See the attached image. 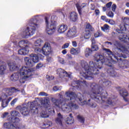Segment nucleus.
<instances>
[{
  "instance_id": "obj_48",
  "label": "nucleus",
  "mask_w": 129,
  "mask_h": 129,
  "mask_svg": "<svg viewBox=\"0 0 129 129\" xmlns=\"http://www.w3.org/2000/svg\"><path fill=\"white\" fill-rule=\"evenodd\" d=\"M44 65L42 63H39L36 66V69H40V68H42Z\"/></svg>"
},
{
  "instance_id": "obj_57",
  "label": "nucleus",
  "mask_w": 129,
  "mask_h": 129,
  "mask_svg": "<svg viewBox=\"0 0 129 129\" xmlns=\"http://www.w3.org/2000/svg\"><path fill=\"white\" fill-rule=\"evenodd\" d=\"M95 14H96V16H98V15H99V14H100L99 10H96L95 11Z\"/></svg>"
},
{
  "instance_id": "obj_56",
  "label": "nucleus",
  "mask_w": 129,
  "mask_h": 129,
  "mask_svg": "<svg viewBox=\"0 0 129 129\" xmlns=\"http://www.w3.org/2000/svg\"><path fill=\"white\" fill-rule=\"evenodd\" d=\"M67 57L69 60H71V59H72V56H71V54H67Z\"/></svg>"
},
{
  "instance_id": "obj_38",
  "label": "nucleus",
  "mask_w": 129,
  "mask_h": 129,
  "mask_svg": "<svg viewBox=\"0 0 129 129\" xmlns=\"http://www.w3.org/2000/svg\"><path fill=\"white\" fill-rule=\"evenodd\" d=\"M72 114H70V118L68 117V118H69V119L68 120V121H69V122H68L69 124H71V123H73V122H74V120L73 119V118H72V117L71 116Z\"/></svg>"
},
{
  "instance_id": "obj_23",
  "label": "nucleus",
  "mask_w": 129,
  "mask_h": 129,
  "mask_svg": "<svg viewBox=\"0 0 129 129\" xmlns=\"http://www.w3.org/2000/svg\"><path fill=\"white\" fill-rule=\"evenodd\" d=\"M120 94L121 96H122L125 101H127V99H126L125 97L128 95V93H127V91H126V89H122V90H120Z\"/></svg>"
},
{
  "instance_id": "obj_19",
  "label": "nucleus",
  "mask_w": 129,
  "mask_h": 129,
  "mask_svg": "<svg viewBox=\"0 0 129 129\" xmlns=\"http://www.w3.org/2000/svg\"><path fill=\"white\" fill-rule=\"evenodd\" d=\"M76 8L78 11L80 15H81V13H82V11L84 9V8H86V4L84 3L82 5H80L79 4H76Z\"/></svg>"
},
{
  "instance_id": "obj_33",
  "label": "nucleus",
  "mask_w": 129,
  "mask_h": 129,
  "mask_svg": "<svg viewBox=\"0 0 129 129\" xmlns=\"http://www.w3.org/2000/svg\"><path fill=\"white\" fill-rule=\"evenodd\" d=\"M94 30V28H93V27H92V26L90 24H87L85 31H89V32H90L93 31Z\"/></svg>"
},
{
  "instance_id": "obj_26",
  "label": "nucleus",
  "mask_w": 129,
  "mask_h": 129,
  "mask_svg": "<svg viewBox=\"0 0 129 129\" xmlns=\"http://www.w3.org/2000/svg\"><path fill=\"white\" fill-rule=\"evenodd\" d=\"M43 43L44 42H43V40L39 38L34 42V45L33 46L40 47V46H41L42 44H43Z\"/></svg>"
},
{
  "instance_id": "obj_36",
  "label": "nucleus",
  "mask_w": 129,
  "mask_h": 129,
  "mask_svg": "<svg viewBox=\"0 0 129 129\" xmlns=\"http://www.w3.org/2000/svg\"><path fill=\"white\" fill-rule=\"evenodd\" d=\"M103 36L102 33L100 32H97L94 33L95 38H99V37H102Z\"/></svg>"
},
{
  "instance_id": "obj_58",
  "label": "nucleus",
  "mask_w": 129,
  "mask_h": 129,
  "mask_svg": "<svg viewBox=\"0 0 129 129\" xmlns=\"http://www.w3.org/2000/svg\"><path fill=\"white\" fill-rule=\"evenodd\" d=\"M46 79H47V80H51V79H53V78H51V77L49 76V75H47L46 76Z\"/></svg>"
},
{
  "instance_id": "obj_20",
  "label": "nucleus",
  "mask_w": 129,
  "mask_h": 129,
  "mask_svg": "<svg viewBox=\"0 0 129 129\" xmlns=\"http://www.w3.org/2000/svg\"><path fill=\"white\" fill-rule=\"evenodd\" d=\"M7 71V63L3 62L0 66V75H5Z\"/></svg>"
},
{
  "instance_id": "obj_14",
  "label": "nucleus",
  "mask_w": 129,
  "mask_h": 129,
  "mask_svg": "<svg viewBox=\"0 0 129 129\" xmlns=\"http://www.w3.org/2000/svg\"><path fill=\"white\" fill-rule=\"evenodd\" d=\"M29 48L30 45H25V47H23L18 50V54H19V55H27L30 51L29 49Z\"/></svg>"
},
{
  "instance_id": "obj_9",
  "label": "nucleus",
  "mask_w": 129,
  "mask_h": 129,
  "mask_svg": "<svg viewBox=\"0 0 129 129\" xmlns=\"http://www.w3.org/2000/svg\"><path fill=\"white\" fill-rule=\"evenodd\" d=\"M57 20V17L55 15H53L50 19V21H49V19L47 17H45V23L46 24V31L48 35H52L53 33H55L56 31V25L55 23Z\"/></svg>"
},
{
  "instance_id": "obj_46",
  "label": "nucleus",
  "mask_w": 129,
  "mask_h": 129,
  "mask_svg": "<svg viewBox=\"0 0 129 129\" xmlns=\"http://www.w3.org/2000/svg\"><path fill=\"white\" fill-rule=\"evenodd\" d=\"M70 44L69 43H65L62 46V49H66L69 47V45Z\"/></svg>"
},
{
  "instance_id": "obj_43",
  "label": "nucleus",
  "mask_w": 129,
  "mask_h": 129,
  "mask_svg": "<svg viewBox=\"0 0 129 129\" xmlns=\"http://www.w3.org/2000/svg\"><path fill=\"white\" fill-rule=\"evenodd\" d=\"M101 19L102 21H104L105 22H106V23H107L108 22V19H107L106 18V16H102L101 17Z\"/></svg>"
},
{
  "instance_id": "obj_12",
  "label": "nucleus",
  "mask_w": 129,
  "mask_h": 129,
  "mask_svg": "<svg viewBox=\"0 0 129 129\" xmlns=\"http://www.w3.org/2000/svg\"><path fill=\"white\" fill-rule=\"evenodd\" d=\"M77 33V31L76 30V27H74L69 29L67 33V36H68V37H69V38H75V37H77V35L76 34Z\"/></svg>"
},
{
  "instance_id": "obj_8",
  "label": "nucleus",
  "mask_w": 129,
  "mask_h": 129,
  "mask_svg": "<svg viewBox=\"0 0 129 129\" xmlns=\"http://www.w3.org/2000/svg\"><path fill=\"white\" fill-rule=\"evenodd\" d=\"M91 87L95 91L91 95V97L94 99L95 101L99 103H103L104 101H106V97H107V93L105 91H102V89L99 88L96 89L97 85L93 84ZM102 91V92H96V91Z\"/></svg>"
},
{
  "instance_id": "obj_42",
  "label": "nucleus",
  "mask_w": 129,
  "mask_h": 129,
  "mask_svg": "<svg viewBox=\"0 0 129 129\" xmlns=\"http://www.w3.org/2000/svg\"><path fill=\"white\" fill-rule=\"evenodd\" d=\"M107 16L109 17V18H111V19H112V18H113L114 16V14L112 13V12L109 11L107 14Z\"/></svg>"
},
{
  "instance_id": "obj_45",
  "label": "nucleus",
  "mask_w": 129,
  "mask_h": 129,
  "mask_svg": "<svg viewBox=\"0 0 129 129\" xmlns=\"http://www.w3.org/2000/svg\"><path fill=\"white\" fill-rule=\"evenodd\" d=\"M112 5V2H109L106 5V7L108 10H110L111 8V5Z\"/></svg>"
},
{
  "instance_id": "obj_6",
  "label": "nucleus",
  "mask_w": 129,
  "mask_h": 129,
  "mask_svg": "<svg viewBox=\"0 0 129 129\" xmlns=\"http://www.w3.org/2000/svg\"><path fill=\"white\" fill-rule=\"evenodd\" d=\"M36 104L37 101L29 102L27 105L19 106L17 108L20 109V111L22 115L27 116L30 113H32L33 114H37L38 113V107Z\"/></svg>"
},
{
  "instance_id": "obj_34",
  "label": "nucleus",
  "mask_w": 129,
  "mask_h": 129,
  "mask_svg": "<svg viewBox=\"0 0 129 129\" xmlns=\"http://www.w3.org/2000/svg\"><path fill=\"white\" fill-rule=\"evenodd\" d=\"M40 115L41 117H43L44 118L49 117V113H48L47 110L46 111H43L41 113H40Z\"/></svg>"
},
{
  "instance_id": "obj_44",
  "label": "nucleus",
  "mask_w": 129,
  "mask_h": 129,
  "mask_svg": "<svg viewBox=\"0 0 129 129\" xmlns=\"http://www.w3.org/2000/svg\"><path fill=\"white\" fill-rule=\"evenodd\" d=\"M78 118L81 122L84 123V118L81 116H78Z\"/></svg>"
},
{
  "instance_id": "obj_53",
  "label": "nucleus",
  "mask_w": 129,
  "mask_h": 129,
  "mask_svg": "<svg viewBox=\"0 0 129 129\" xmlns=\"http://www.w3.org/2000/svg\"><path fill=\"white\" fill-rule=\"evenodd\" d=\"M72 45L73 47H77V42L75 41H72Z\"/></svg>"
},
{
  "instance_id": "obj_22",
  "label": "nucleus",
  "mask_w": 129,
  "mask_h": 129,
  "mask_svg": "<svg viewBox=\"0 0 129 129\" xmlns=\"http://www.w3.org/2000/svg\"><path fill=\"white\" fill-rule=\"evenodd\" d=\"M30 58H31L34 65H35L36 63H38V62H39V57L36 54H30Z\"/></svg>"
},
{
  "instance_id": "obj_5",
  "label": "nucleus",
  "mask_w": 129,
  "mask_h": 129,
  "mask_svg": "<svg viewBox=\"0 0 129 129\" xmlns=\"http://www.w3.org/2000/svg\"><path fill=\"white\" fill-rule=\"evenodd\" d=\"M40 20L39 16H35L32 17L28 21V26L22 33L21 35L23 38H28L29 36H33L35 34L36 29L40 27V25L37 24L38 21Z\"/></svg>"
},
{
  "instance_id": "obj_63",
  "label": "nucleus",
  "mask_w": 129,
  "mask_h": 129,
  "mask_svg": "<svg viewBox=\"0 0 129 129\" xmlns=\"http://www.w3.org/2000/svg\"><path fill=\"white\" fill-rule=\"evenodd\" d=\"M125 13L126 15H127V16H129V10H126L125 11Z\"/></svg>"
},
{
  "instance_id": "obj_40",
  "label": "nucleus",
  "mask_w": 129,
  "mask_h": 129,
  "mask_svg": "<svg viewBox=\"0 0 129 129\" xmlns=\"http://www.w3.org/2000/svg\"><path fill=\"white\" fill-rule=\"evenodd\" d=\"M107 23H108L110 25H111L112 26H113V25H115V22L112 19H108Z\"/></svg>"
},
{
  "instance_id": "obj_51",
  "label": "nucleus",
  "mask_w": 129,
  "mask_h": 129,
  "mask_svg": "<svg viewBox=\"0 0 129 129\" xmlns=\"http://www.w3.org/2000/svg\"><path fill=\"white\" fill-rule=\"evenodd\" d=\"M75 82V83L77 84L76 86H78V85H81L82 83H83V82L79 81H76Z\"/></svg>"
},
{
  "instance_id": "obj_17",
  "label": "nucleus",
  "mask_w": 129,
  "mask_h": 129,
  "mask_svg": "<svg viewBox=\"0 0 129 129\" xmlns=\"http://www.w3.org/2000/svg\"><path fill=\"white\" fill-rule=\"evenodd\" d=\"M8 65L10 71H15V70H16L17 68H18V66H17L15 61H9L8 63Z\"/></svg>"
},
{
  "instance_id": "obj_16",
  "label": "nucleus",
  "mask_w": 129,
  "mask_h": 129,
  "mask_svg": "<svg viewBox=\"0 0 129 129\" xmlns=\"http://www.w3.org/2000/svg\"><path fill=\"white\" fill-rule=\"evenodd\" d=\"M57 29V32L59 33V34H63V33H65V32L67 31L68 27L67 25L61 24L58 26Z\"/></svg>"
},
{
  "instance_id": "obj_54",
  "label": "nucleus",
  "mask_w": 129,
  "mask_h": 129,
  "mask_svg": "<svg viewBox=\"0 0 129 129\" xmlns=\"http://www.w3.org/2000/svg\"><path fill=\"white\" fill-rule=\"evenodd\" d=\"M91 41H92V46L93 45H95V39L92 38Z\"/></svg>"
},
{
  "instance_id": "obj_50",
  "label": "nucleus",
  "mask_w": 129,
  "mask_h": 129,
  "mask_svg": "<svg viewBox=\"0 0 129 129\" xmlns=\"http://www.w3.org/2000/svg\"><path fill=\"white\" fill-rule=\"evenodd\" d=\"M58 61L60 63H61V64H64V59H63L61 57H59Z\"/></svg>"
},
{
  "instance_id": "obj_55",
  "label": "nucleus",
  "mask_w": 129,
  "mask_h": 129,
  "mask_svg": "<svg viewBox=\"0 0 129 129\" xmlns=\"http://www.w3.org/2000/svg\"><path fill=\"white\" fill-rule=\"evenodd\" d=\"M53 91H58L59 90V88L58 87L55 86L53 88Z\"/></svg>"
},
{
  "instance_id": "obj_49",
  "label": "nucleus",
  "mask_w": 129,
  "mask_h": 129,
  "mask_svg": "<svg viewBox=\"0 0 129 129\" xmlns=\"http://www.w3.org/2000/svg\"><path fill=\"white\" fill-rule=\"evenodd\" d=\"M111 10L112 12H115V10H116V5L115 4H113L111 7Z\"/></svg>"
},
{
  "instance_id": "obj_31",
  "label": "nucleus",
  "mask_w": 129,
  "mask_h": 129,
  "mask_svg": "<svg viewBox=\"0 0 129 129\" xmlns=\"http://www.w3.org/2000/svg\"><path fill=\"white\" fill-rule=\"evenodd\" d=\"M10 113L8 112H6L2 115V118H7L9 121H11V115H9Z\"/></svg>"
},
{
  "instance_id": "obj_52",
  "label": "nucleus",
  "mask_w": 129,
  "mask_h": 129,
  "mask_svg": "<svg viewBox=\"0 0 129 129\" xmlns=\"http://www.w3.org/2000/svg\"><path fill=\"white\" fill-rule=\"evenodd\" d=\"M104 83L106 86H108V85H110V84H111V83L109 81H107Z\"/></svg>"
},
{
  "instance_id": "obj_2",
  "label": "nucleus",
  "mask_w": 129,
  "mask_h": 129,
  "mask_svg": "<svg viewBox=\"0 0 129 129\" xmlns=\"http://www.w3.org/2000/svg\"><path fill=\"white\" fill-rule=\"evenodd\" d=\"M66 96L64 99L65 102L70 101L68 104L64 103V102L59 101L54 98L51 99V101L54 105H55L56 108H59L64 112L68 113L71 111V109H77L78 106L74 103L77 101V100H79L81 105H83L86 103V101H85L84 102L82 101L83 96L80 93H78L76 95L75 93L71 91H68L66 92Z\"/></svg>"
},
{
  "instance_id": "obj_30",
  "label": "nucleus",
  "mask_w": 129,
  "mask_h": 129,
  "mask_svg": "<svg viewBox=\"0 0 129 129\" xmlns=\"http://www.w3.org/2000/svg\"><path fill=\"white\" fill-rule=\"evenodd\" d=\"M28 43L27 41L25 40H21L19 42H15V45L17 46L18 45L19 47H23V46H26V44Z\"/></svg>"
},
{
  "instance_id": "obj_29",
  "label": "nucleus",
  "mask_w": 129,
  "mask_h": 129,
  "mask_svg": "<svg viewBox=\"0 0 129 129\" xmlns=\"http://www.w3.org/2000/svg\"><path fill=\"white\" fill-rule=\"evenodd\" d=\"M83 36L85 39H89L91 37V33H90V31L85 30Z\"/></svg>"
},
{
  "instance_id": "obj_41",
  "label": "nucleus",
  "mask_w": 129,
  "mask_h": 129,
  "mask_svg": "<svg viewBox=\"0 0 129 129\" xmlns=\"http://www.w3.org/2000/svg\"><path fill=\"white\" fill-rule=\"evenodd\" d=\"M92 51H97L98 50V46L95 44L92 45Z\"/></svg>"
},
{
  "instance_id": "obj_24",
  "label": "nucleus",
  "mask_w": 129,
  "mask_h": 129,
  "mask_svg": "<svg viewBox=\"0 0 129 129\" xmlns=\"http://www.w3.org/2000/svg\"><path fill=\"white\" fill-rule=\"evenodd\" d=\"M62 120H63V117L61 114L58 113L57 115V118L55 120L56 123L57 124H59V125H62Z\"/></svg>"
},
{
  "instance_id": "obj_62",
  "label": "nucleus",
  "mask_w": 129,
  "mask_h": 129,
  "mask_svg": "<svg viewBox=\"0 0 129 129\" xmlns=\"http://www.w3.org/2000/svg\"><path fill=\"white\" fill-rule=\"evenodd\" d=\"M105 43V44H107L108 45H110V46H111V45H112V43H111L110 42L106 41Z\"/></svg>"
},
{
  "instance_id": "obj_18",
  "label": "nucleus",
  "mask_w": 129,
  "mask_h": 129,
  "mask_svg": "<svg viewBox=\"0 0 129 129\" xmlns=\"http://www.w3.org/2000/svg\"><path fill=\"white\" fill-rule=\"evenodd\" d=\"M70 19L71 21H72V22H76L78 19V16L77 15V13L75 12H71L70 14Z\"/></svg>"
},
{
  "instance_id": "obj_4",
  "label": "nucleus",
  "mask_w": 129,
  "mask_h": 129,
  "mask_svg": "<svg viewBox=\"0 0 129 129\" xmlns=\"http://www.w3.org/2000/svg\"><path fill=\"white\" fill-rule=\"evenodd\" d=\"M34 69L23 66L20 68L17 73H14L11 76L10 79L14 82L18 81L19 79L20 83H25L27 79L31 78L34 75Z\"/></svg>"
},
{
  "instance_id": "obj_25",
  "label": "nucleus",
  "mask_w": 129,
  "mask_h": 129,
  "mask_svg": "<svg viewBox=\"0 0 129 129\" xmlns=\"http://www.w3.org/2000/svg\"><path fill=\"white\" fill-rule=\"evenodd\" d=\"M107 72V73H109L110 75L113 77H118V76L113 69H110L108 70Z\"/></svg>"
},
{
  "instance_id": "obj_10",
  "label": "nucleus",
  "mask_w": 129,
  "mask_h": 129,
  "mask_svg": "<svg viewBox=\"0 0 129 129\" xmlns=\"http://www.w3.org/2000/svg\"><path fill=\"white\" fill-rule=\"evenodd\" d=\"M12 99H13V97H9L8 95H3L0 96V102L2 101V107L3 108H6V107H7L10 101H11Z\"/></svg>"
},
{
  "instance_id": "obj_61",
  "label": "nucleus",
  "mask_w": 129,
  "mask_h": 129,
  "mask_svg": "<svg viewBox=\"0 0 129 129\" xmlns=\"http://www.w3.org/2000/svg\"><path fill=\"white\" fill-rule=\"evenodd\" d=\"M108 10L109 9L106 7V6L103 7V12H105Z\"/></svg>"
},
{
  "instance_id": "obj_21",
  "label": "nucleus",
  "mask_w": 129,
  "mask_h": 129,
  "mask_svg": "<svg viewBox=\"0 0 129 129\" xmlns=\"http://www.w3.org/2000/svg\"><path fill=\"white\" fill-rule=\"evenodd\" d=\"M24 61L26 65L29 66V67H33V66H34L33 61L32 60V58H30V57H25Z\"/></svg>"
},
{
  "instance_id": "obj_35",
  "label": "nucleus",
  "mask_w": 129,
  "mask_h": 129,
  "mask_svg": "<svg viewBox=\"0 0 129 129\" xmlns=\"http://www.w3.org/2000/svg\"><path fill=\"white\" fill-rule=\"evenodd\" d=\"M110 27L107 24L104 25L103 27H101V29L103 32H105V31H107V30H109Z\"/></svg>"
},
{
  "instance_id": "obj_27",
  "label": "nucleus",
  "mask_w": 129,
  "mask_h": 129,
  "mask_svg": "<svg viewBox=\"0 0 129 129\" xmlns=\"http://www.w3.org/2000/svg\"><path fill=\"white\" fill-rule=\"evenodd\" d=\"M80 53V49L72 48L71 49V53L73 55H78Z\"/></svg>"
},
{
  "instance_id": "obj_64",
  "label": "nucleus",
  "mask_w": 129,
  "mask_h": 129,
  "mask_svg": "<svg viewBox=\"0 0 129 129\" xmlns=\"http://www.w3.org/2000/svg\"><path fill=\"white\" fill-rule=\"evenodd\" d=\"M125 6L127 8H129V2L126 3Z\"/></svg>"
},
{
  "instance_id": "obj_28",
  "label": "nucleus",
  "mask_w": 129,
  "mask_h": 129,
  "mask_svg": "<svg viewBox=\"0 0 129 129\" xmlns=\"http://www.w3.org/2000/svg\"><path fill=\"white\" fill-rule=\"evenodd\" d=\"M43 101L44 107H46V108L50 107L51 104L50 103V100H49V99H44Z\"/></svg>"
},
{
  "instance_id": "obj_47",
  "label": "nucleus",
  "mask_w": 129,
  "mask_h": 129,
  "mask_svg": "<svg viewBox=\"0 0 129 129\" xmlns=\"http://www.w3.org/2000/svg\"><path fill=\"white\" fill-rule=\"evenodd\" d=\"M39 95L40 96H48V94H47L44 92H41L39 94Z\"/></svg>"
},
{
  "instance_id": "obj_3",
  "label": "nucleus",
  "mask_w": 129,
  "mask_h": 129,
  "mask_svg": "<svg viewBox=\"0 0 129 129\" xmlns=\"http://www.w3.org/2000/svg\"><path fill=\"white\" fill-rule=\"evenodd\" d=\"M124 24H121L120 29H116L118 33V39L122 42H127L129 41V18H124L123 19ZM114 46L116 47V49L119 52L121 51L123 53L129 52V42H127V46H121L118 41L114 42Z\"/></svg>"
},
{
  "instance_id": "obj_39",
  "label": "nucleus",
  "mask_w": 129,
  "mask_h": 129,
  "mask_svg": "<svg viewBox=\"0 0 129 129\" xmlns=\"http://www.w3.org/2000/svg\"><path fill=\"white\" fill-rule=\"evenodd\" d=\"M17 101H18V98H15L13 99L10 103L11 106H15V105L16 104V103H17Z\"/></svg>"
},
{
  "instance_id": "obj_13",
  "label": "nucleus",
  "mask_w": 129,
  "mask_h": 129,
  "mask_svg": "<svg viewBox=\"0 0 129 129\" xmlns=\"http://www.w3.org/2000/svg\"><path fill=\"white\" fill-rule=\"evenodd\" d=\"M57 74H58L59 77H63V76H66V77H69V78H71V75L68 74L66 71L62 69H58L57 70Z\"/></svg>"
},
{
  "instance_id": "obj_59",
  "label": "nucleus",
  "mask_w": 129,
  "mask_h": 129,
  "mask_svg": "<svg viewBox=\"0 0 129 129\" xmlns=\"http://www.w3.org/2000/svg\"><path fill=\"white\" fill-rule=\"evenodd\" d=\"M61 53L63 54V55H65L66 54H67V50L66 49L63 50Z\"/></svg>"
},
{
  "instance_id": "obj_1",
  "label": "nucleus",
  "mask_w": 129,
  "mask_h": 129,
  "mask_svg": "<svg viewBox=\"0 0 129 129\" xmlns=\"http://www.w3.org/2000/svg\"><path fill=\"white\" fill-rule=\"evenodd\" d=\"M103 50L106 52L107 57L102 55H96L95 56V63L93 61H90L89 64H87L85 60H82L81 66L83 68V71L80 74V78L83 79L85 78L88 80H91L93 78L94 75H96L98 73V69H101L104 63L106 65H108V63H111L113 61V58L118 61L117 57H121L118 53L117 56L112 54V52L108 48H103Z\"/></svg>"
},
{
  "instance_id": "obj_60",
  "label": "nucleus",
  "mask_w": 129,
  "mask_h": 129,
  "mask_svg": "<svg viewBox=\"0 0 129 129\" xmlns=\"http://www.w3.org/2000/svg\"><path fill=\"white\" fill-rule=\"evenodd\" d=\"M46 61H47V62H51V61H52V58L50 57H47Z\"/></svg>"
},
{
  "instance_id": "obj_15",
  "label": "nucleus",
  "mask_w": 129,
  "mask_h": 129,
  "mask_svg": "<svg viewBox=\"0 0 129 129\" xmlns=\"http://www.w3.org/2000/svg\"><path fill=\"white\" fill-rule=\"evenodd\" d=\"M4 90L7 92V93H8V96H11L13 95V93H16V92L20 91V90H18L17 89H16L15 88H5Z\"/></svg>"
},
{
  "instance_id": "obj_37",
  "label": "nucleus",
  "mask_w": 129,
  "mask_h": 129,
  "mask_svg": "<svg viewBox=\"0 0 129 129\" xmlns=\"http://www.w3.org/2000/svg\"><path fill=\"white\" fill-rule=\"evenodd\" d=\"M33 49H34V52L35 53H41L42 52V49L39 47H35V46H33Z\"/></svg>"
},
{
  "instance_id": "obj_32",
  "label": "nucleus",
  "mask_w": 129,
  "mask_h": 129,
  "mask_svg": "<svg viewBox=\"0 0 129 129\" xmlns=\"http://www.w3.org/2000/svg\"><path fill=\"white\" fill-rule=\"evenodd\" d=\"M85 53L86 57H89L92 54V50L90 48H86L85 50Z\"/></svg>"
},
{
  "instance_id": "obj_11",
  "label": "nucleus",
  "mask_w": 129,
  "mask_h": 129,
  "mask_svg": "<svg viewBox=\"0 0 129 129\" xmlns=\"http://www.w3.org/2000/svg\"><path fill=\"white\" fill-rule=\"evenodd\" d=\"M42 52L43 55L45 56H48V55H50L51 54V52H52V50L51 49V46L50 44L48 42H46L44 44V45L42 48Z\"/></svg>"
},
{
  "instance_id": "obj_7",
  "label": "nucleus",
  "mask_w": 129,
  "mask_h": 129,
  "mask_svg": "<svg viewBox=\"0 0 129 129\" xmlns=\"http://www.w3.org/2000/svg\"><path fill=\"white\" fill-rule=\"evenodd\" d=\"M10 119L11 122H5L3 125V127L6 129H21L18 127L20 119L18 116L20 115V113L16 110H13L11 112Z\"/></svg>"
}]
</instances>
